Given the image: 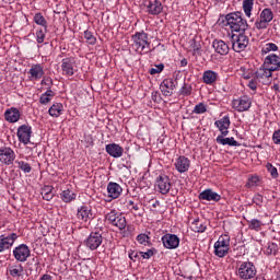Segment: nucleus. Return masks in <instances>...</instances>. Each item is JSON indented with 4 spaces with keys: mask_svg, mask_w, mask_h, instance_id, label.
Here are the masks:
<instances>
[{
    "mask_svg": "<svg viewBox=\"0 0 280 280\" xmlns=\"http://www.w3.org/2000/svg\"><path fill=\"white\" fill-rule=\"evenodd\" d=\"M226 25L232 32L244 33L248 30V22L244 19L242 12H233L225 15Z\"/></svg>",
    "mask_w": 280,
    "mask_h": 280,
    "instance_id": "f257e3e1",
    "label": "nucleus"
},
{
    "mask_svg": "<svg viewBox=\"0 0 280 280\" xmlns=\"http://www.w3.org/2000/svg\"><path fill=\"white\" fill-rule=\"evenodd\" d=\"M133 47L138 54H150V43L147 33H136L132 36Z\"/></svg>",
    "mask_w": 280,
    "mask_h": 280,
    "instance_id": "f03ea898",
    "label": "nucleus"
},
{
    "mask_svg": "<svg viewBox=\"0 0 280 280\" xmlns=\"http://www.w3.org/2000/svg\"><path fill=\"white\" fill-rule=\"evenodd\" d=\"M105 220H107L109 224H113V226H117L119 231H124V229H126V217L117 212V210H112L109 213H107L105 215Z\"/></svg>",
    "mask_w": 280,
    "mask_h": 280,
    "instance_id": "7ed1b4c3",
    "label": "nucleus"
},
{
    "mask_svg": "<svg viewBox=\"0 0 280 280\" xmlns=\"http://www.w3.org/2000/svg\"><path fill=\"white\" fill-rule=\"evenodd\" d=\"M275 19L272 9H264L260 12L259 19L255 22L256 30H267L268 24Z\"/></svg>",
    "mask_w": 280,
    "mask_h": 280,
    "instance_id": "20e7f679",
    "label": "nucleus"
},
{
    "mask_svg": "<svg viewBox=\"0 0 280 280\" xmlns=\"http://www.w3.org/2000/svg\"><path fill=\"white\" fill-rule=\"evenodd\" d=\"M231 40L232 49L233 51H236V54L244 51V49L248 47V36H246L244 33L233 34Z\"/></svg>",
    "mask_w": 280,
    "mask_h": 280,
    "instance_id": "39448f33",
    "label": "nucleus"
},
{
    "mask_svg": "<svg viewBox=\"0 0 280 280\" xmlns=\"http://www.w3.org/2000/svg\"><path fill=\"white\" fill-rule=\"evenodd\" d=\"M250 106H253V101L246 95L232 101V108L237 110V113H245V110L250 109Z\"/></svg>",
    "mask_w": 280,
    "mask_h": 280,
    "instance_id": "423d86ee",
    "label": "nucleus"
},
{
    "mask_svg": "<svg viewBox=\"0 0 280 280\" xmlns=\"http://www.w3.org/2000/svg\"><path fill=\"white\" fill-rule=\"evenodd\" d=\"M255 275H257V269L253 262H243L238 268V277L241 279H253Z\"/></svg>",
    "mask_w": 280,
    "mask_h": 280,
    "instance_id": "0eeeda50",
    "label": "nucleus"
},
{
    "mask_svg": "<svg viewBox=\"0 0 280 280\" xmlns=\"http://www.w3.org/2000/svg\"><path fill=\"white\" fill-rule=\"evenodd\" d=\"M178 86V79H165L160 85V91L165 97H172L174 95V89Z\"/></svg>",
    "mask_w": 280,
    "mask_h": 280,
    "instance_id": "6e6552de",
    "label": "nucleus"
},
{
    "mask_svg": "<svg viewBox=\"0 0 280 280\" xmlns=\"http://www.w3.org/2000/svg\"><path fill=\"white\" fill-rule=\"evenodd\" d=\"M16 159V153L11 148L4 147L0 149V162L4 165H12Z\"/></svg>",
    "mask_w": 280,
    "mask_h": 280,
    "instance_id": "1a4fd4ad",
    "label": "nucleus"
},
{
    "mask_svg": "<svg viewBox=\"0 0 280 280\" xmlns=\"http://www.w3.org/2000/svg\"><path fill=\"white\" fill-rule=\"evenodd\" d=\"M18 139L24 145L30 143V139H32V127L28 125H22L18 128Z\"/></svg>",
    "mask_w": 280,
    "mask_h": 280,
    "instance_id": "9d476101",
    "label": "nucleus"
},
{
    "mask_svg": "<svg viewBox=\"0 0 280 280\" xmlns=\"http://www.w3.org/2000/svg\"><path fill=\"white\" fill-rule=\"evenodd\" d=\"M156 187L160 194H170V189H172V183L170 182V177L167 175H160L156 179Z\"/></svg>",
    "mask_w": 280,
    "mask_h": 280,
    "instance_id": "9b49d317",
    "label": "nucleus"
},
{
    "mask_svg": "<svg viewBox=\"0 0 280 280\" xmlns=\"http://www.w3.org/2000/svg\"><path fill=\"white\" fill-rule=\"evenodd\" d=\"M264 67L270 71H280V57L271 54L265 58Z\"/></svg>",
    "mask_w": 280,
    "mask_h": 280,
    "instance_id": "f8f14e48",
    "label": "nucleus"
},
{
    "mask_svg": "<svg viewBox=\"0 0 280 280\" xmlns=\"http://www.w3.org/2000/svg\"><path fill=\"white\" fill-rule=\"evenodd\" d=\"M222 196L212 189H206L199 194V200H207L208 202H220Z\"/></svg>",
    "mask_w": 280,
    "mask_h": 280,
    "instance_id": "ddd939ff",
    "label": "nucleus"
},
{
    "mask_svg": "<svg viewBox=\"0 0 280 280\" xmlns=\"http://www.w3.org/2000/svg\"><path fill=\"white\" fill-rule=\"evenodd\" d=\"M77 218L82 222H90V220H93V211L88 206H81L78 208Z\"/></svg>",
    "mask_w": 280,
    "mask_h": 280,
    "instance_id": "4468645a",
    "label": "nucleus"
},
{
    "mask_svg": "<svg viewBox=\"0 0 280 280\" xmlns=\"http://www.w3.org/2000/svg\"><path fill=\"white\" fill-rule=\"evenodd\" d=\"M75 69V59L65 58L62 59L61 70L63 75H73Z\"/></svg>",
    "mask_w": 280,
    "mask_h": 280,
    "instance_id": "2eb2a0df",
    "label": "nucleus"
},
{
    "mask_svg": "<svg viewBox=\"0 0 280 280\" xmlns=\"http://www.w3.org/2000/svg\"><path fill=\"white\" fill-rule=\"evenodd\" d=\"M13 255L16 261H27V257H30L31 252L28 246H18L13 250Z\"/></svg>",
    "mask_w": 280,
    "mask_h": 280,
    "instance_id": "dca6fc26",
    "label": "nucleus"
},
{
    "mask_svg": "<svg viewBox=\"0 0 280 280\" xmlns=\"http://www.w3.org/2000/svg\"><path fill=\"white\" fill-rule=\"evenodd\" d=\"M121 191H124V188H121L119 184L114 182L108 183L107 185L108 198L116 200V198H119V196H121Z\"/></svg>",
    "mask_w": 280,
    "mask_h": 280,
    "instance_id": "f3484780",
    "label": "nucleus"
},
{
    "mask_svg": "<svg viewBox=\"0 0 280 280\" xmlns=\"http://www.w3.org/2000/svg\"><path fill=\"white\" fill-rule=\"evenodd\" d=\"M214 125L220 130L221 135L226 137L229 135V128L231 127V118H229V116H224L220 120H217Z\"/></svg>",
    "mask_w": 280,
    "mask_h": 280,
    "instance_id": "a211bd4d",
    "label": "nucleus"
},
{
    "mask_svg": "<svg viewBox=\"0 0 280 280\" xmlns=\"http://www.w3.org/2000/svg\"><path fill=\"white\" fill-rule=\"evenodd\" d=\"M191 162L186 156H179L175 162V167L179 174H185L188 172Z\"/></svg>",
    "mask_w": 280,
    "mask_h": 280,
    "instance_id": "6ab92c4d",
    "label": "nucleus"
},
{
    "mask_svg": "<svg viewBox=\"0 0 280 280\" xmlns=\"http://www.w3.org/2000/svg\"><path fill=\"white\" fill-rule=\"evenodd\" d=\"M254 77H256V80H258V82H261V84H264L266 83V80L272 78V70L267 67L260 68L258 71L255 72Z\"/></svg>",
    "mask_w": 280,
    "mask_h": 280,
    "instance_id": "aec40b11",
    "label": "nucleus"
},
{
    "mask_svg": "<svg viewBox=\"0 0 280 280\" xmlns=\"http://www.w3.org/2000/svg\"><path fill=\"white\" fill-rule=\"evenodd\" d=\"M31 75V80H40L45 75V69L43 68V65L35 63L31 67L28 71Z\"/></svg>",
    "mask_w": 280,
    "mask_h": 280,
    "instance_id": "412c9836",
    "label": "nucleus"
},
{
    "mask_svg": "<svg viewBox=\"0 0 280 280\" xmlns=\"http://www.w3.org/2000/svg\"><path fill=\"white\" fill-rule=\"evenodd\" d=\"M106 152L109 154V156H113L114 159H119L124 154V148H121L117 143H112L106 145Z\"/></svg>",
    "mask_w": 280,
    "mask_h": 280,
    "instance_id": "4be33fe9",
    "label": "nucleus"
},
{
    "mask_svg": "<svg viewBox=\"0 0 280 280\" xmlns=\"http://www.w3.org/2000/svg\"><path fill=\"white\" fill-rule=\"evenodd\" d=\"M147 9L152 16H156L163 12V3L159 0H150Z\"/></svg>",
    "mask_w": 280,
    "mask_h": 280,
    "instance_id": "5701e85b",
    "label": "nucleus"
},
{
    "mask_svg": "<svg viewBox=\"0 0 280 280\" xmlns=\"http://www.w3.org/2000/svg\"><path fill=\"white\" fill-rule=\"evenodd\" d=\"M4 119L10 124H16L21 119V112L18 108L7 109L4 113Z\"/></svg>",
    "mask_w": 280,
    "mask_h": 280,
    "instance_id": "b1692460",
    "label": "nucleus"
},
{
    "mask_svg": "<svg viewBox=\"0 0 280 280\" xmlns=\"http://www.w3.org/2000/svg\"><path fill=\"white\" fill-rule=\"evenodd\" d=\"M212 47L217 54L220 56H226L229 54V44H225L224 40H218L215 39L212 43Z\"/></svg>",
    "mask_w": 280,
    "mask_h": 280,
    "instance_id": "393cba45",
    "label": "nucleus"
},
{
    "mask_svg": "<svg viewBox=\"0 0 280 280\" xmlns=\"http://www.w3.org/2000/svg\"><path fill=\"white\" fill-rule=\"evenodd\" d=\"M163 246H179L180 238L176 234H165L162 236Z\"/></svg>",
    "mask_w": 280,
    "mask_h": 280,
    "instance_id": "a878e982",
    "label": "nucleus"
},
{
    "mask_svg": "<svg viewBox=\"0 0 280 280\" xmlns=\"http://www.w3.org/2000/svg\"><path fill=\"white\" fill-rule=\"evenodd\" d=\"M86 246H102V234L92 232L85 241Z\"/></svg>",
    "mask_w": 280,
    "mask_h": 280,
    "instance_id": "bb28decb",
    "label": "nucleus"
},
{
    "mask_svg": "<svg viewBox=\"0 0 280 280\" xmlns=\"http://www.w3.org/2000/svg\"><path fill=\"white\" fill-rule=\"evenodd\" d=\"M217 143H220V145H231L236 148V145H240V142L235 140V138H224L223 135L217 137Z\"/></svg>",
    "mask_w": 280,
    "mask_h": 280,
    "instance_id": "cd10ccee",
    "label": "nucleus"
},
{
    "mask_svg": "<svg viewBox=\"0 0 280 280\" xmlns=\"http://www.w3.org/2000/svg\"><path fill=\"white\" fill-rule=\"evenodd\" d=\"M202 80L205 84H214V82L218 80V74L215 71L207 70L203 72Z\"/></svg>",
    "mask_w": 280,
    "mask_h": 280,
    "instance_id": "c85d7f7f",
    "label": "nucleus"
},
{
    "mask_svg": "<svg viewBox=\"0 0 280 280\" xmlns=\"http://www.w3.org/2000/svg\"><path fill=\"white\" fill-rule=\"evenodd\" d=\"M138 244H141L142 246H152V238L150 237V232L141 233L137 236Z\"/></svg>",
    "mask_w": 280,
    "mask_h": 280,
    "instance_id": "c756f323",
    "label": "nucleus"
},
{
    "mask_svg": "<svg viewBox=\"0 0 280 280\" xmlns=\"http://www.w3.org/2000/svg\"><path fill=\"white\" fill-rule=\"evenodd\" d=\"M48 113L50 117H60V115L62 114V104L61 103L54 104L48 109Z\"/></svg>",
    "mask_w": 280,
    "mask_h": 280,
    "instance_id": "7c9ffc66",
    "label": "nucleus"
},
{
    "mask_svg": "<svg viewBox=\"0 0 280 280\" xmlns=\"http://www.w3.org/2000/svg\"><path fill=\"white\" fill-rule=\"evenodd\" d=\"M253 5H255V0H244L243 1V10L245 15L250 19L253 12Z\"/></svg>",
    "mask_w": 280,
    "mask_h": 280,
    "instance_id": "2f4dec72",
    "label": "nucleus"
},
{
    "mask_svg": "<svg viewBox=\"0 0 280 280\" xmlns=\"http://www.w3.org/2000/svg\"><path fill=\"white\" fill-rule=\"evenodd\" d=\"M213 253L215 255V257H226L229 250H231V248L229 246H214L213 247Z\"/></svg>",
    "mask_w": 280,
    "mask_h": 280,
    "instance_id": "473e14b6",
    "label": "nucleus"
},
{
    "mask_svg": "<svg viewBox=\"0 0 280 280\" xmlns=\"http://www.w3.org/2000/svg\"><path fill=\"white\" fill-rule=\"evenodd\" d=\"M19 236L14 233H12L11 235L8 236H1V246H13L14 241L18 238Z\"/></svg>",
    "mask_w": 280,
    "mask_h": 280,
    "instance_id": "72a5a7b5",
    "label": "nucleus"
},
{
    "mask_svg": "<svg viewBox=\"0 0 280 280\" xmlns=\"http://www.w3.org/2000/svg\"><path fill=\"white\" fill-rule=\"evenodd\" d=\"M61 200H63V202H71L72 200H75V194L73 190H63L61 192Z\"/></svg>",
    "mask_w": 280,
    "mask_h": 280,
    "instance_id": "f704fd0d",
    "label": "nucleus"
},
{
    "mask_svg": "<svg viewBox=\"0 0 280 280\" xmlns=\"http://www.w3.org/2000/svg\"><path fill=\"white\" fill-rule=\"evenodd\" d=\"M261 226H264V223L260 220L252 219L248 221V229L250 231H261Z\"/></svg>",
    "mask_w": 280,
    "mask_h": 280,
    "instance_id": "c9c22d12",
    "label": "nucleus"
},
{
    "mask_svg": "<svg viewBox=\"0 0 280 280\" xmlns=\"http://www.w3.org/2000/svg\"><path fill=\"white\" fill-rule=\"evenodd\" d=\"M9 272H10L11 277H21V275H23V266H21V265L10 266Z\"/></svg>",
    "mask_w": 280,
    "mask_h": 280,
    "instance_id": "e433bc0d",
    "label": "nucleus"
},
{
    "mask_svg": "<svg viewBox=\"0 0 280 280\" xmlns=\"http://www.w3.org/2000/svg\"><path fill=\"white\" fill-rule=\"evenodd\" d=\"M52 187L51 186H45L43 189H42V196L44 198V200H51L54 198V191H52Z\"/></svg>",
    "mask_w": 280,
    "mask_h": 280,
    "instance_id": "4c0bfd02",
    "label": "nucleus"
},
{
    "mask_svg": "<svg viewBox=\"0 0 280 280\" xmlns=\"http://www.w3.org/2000/svg\"><path fill=\"white\" fill-rule=\"evenodd\" d=\"M231 244V236L223 234L215 242L214 246H229Z\"/></svg>",
    "mask_w": 280,
    "mask_h": 280,
    "instance_id": "58836bf2",
    "label": "nucleus"
},
{
    "mask_svg": "<svg viewBox=\"0 0 280 280\" xmlns=\"http://www.w3.org/2000/svg\"><path fill=\"white\" fill-rule=\"evenodd\" d=\"M34 23H36V25H40L44 28H47V20H45L43 13H36L34 15Z\"/></svg>",
    "mask_w": 280,
    "mask_h": 280,
    "instance_id": "ea45409f",
    "label": "nucleus"
},
{
    "mask_svg": "<svg viewBox=\"0 0 280 280\" xmlns=\"http://www.w3.org/2000/svg\"><path fill=\"white\" fill-rule=\"evenodd\" d=\"M277 49H279V47L277 46V44L275 43H268L266 44L262 49H261V54H270V51H277Z\"/></svg>",
    "mask_w": 280,
    "mask_h": 280,
    "instance_id": "a19ab883",
    "label": "nucleus"
},
{
    "mask_svg": "<svg viewBox=\"0 0 280 280\" xmlns=\"http://www.w3.org/2000/svg\"><path fill=\"white\" fill-rule=\"evenodd\" d=\"M15 163L22 170V172H24V174H30V172H32V166L27 162L15 161Z\"/></svg>",
    "mask_w": 280,
    "mask_h": 280,
    "instance_id": "79ce46f5",
    "label": "nucleus"
},
{
    "mask_svg": "<svg viewBox=\"0 0 280 280\" xmlns=\"http://www.w3.org/2000/svg\"><path fill=\"white\" fill-rule=\"evenodd\" d=\"M84 38L89 45H95L97 43V38H95V35L91 31L84 32Z\"/></svg>",
    "mask_w": 280,
    "mask_h": 280,
    "instance_id": "37998d69",
    "label": "nucleus"
},
{
    "mask_svg": "<svg viewBox=\"0 0 280 280\" xmlns=\"http://www.w3.org/2000/svg\"><path fill=\"white\" fill-rule=\"evenodd\" d=\"M45 34H47V28H39L36 32V39L39 45L45 43Z\"/></svg>",
    "mask_w": 280,
    "mask_h": 280,
    "instance_id": "c03bdc74",
    "label": "nucleus"
},
{
    "mask_svg": "<svg viewBox=\"0 0 280 280\" xmlns=\"http://www.w3.org/2000/svg\"><path fill=\"white\" fill-rule=\"evenodd\" d=\"M266 167L271 177L279 178V172L277 171V167H275L271 163H267Z\"/></svg>",
    "mask_w": 280,
    "mask_h": 280,
    "instance_id": "a18cd8bd",
    "label": "nucleus"
},
{
    "mask_svg": "<svg viewBox=\"0 0 280 280\" xmlns=\"http://www.w3.org/2000/svg\"><path fill=\"white\" fill-rule=\"evenodd\" d=\"M154 255H156L155 248L148 249L147 252H140L142 259H150L151 257H154Z\"/></svg>",
    "mask_w": 280,
    "mask_h": 280,
    "instance_id": "49530a36",
    "label": "nucleus"
},
{
    "mask_svg": "<svg viewBox=\"0 0 280 280\" xmlns=\"http://www.w3.org/2000/svg\"><path fill=\"white\" fill-rule=\"evenodd\" d=\"M206 110H207V105H205V103H199L194 108V113L196 115H202Z\"/></svg>",
    "mask_w": 280,
    "mask_h": 280,
    "instance_id": "de8ad7c7",
    "label": "nucleus"
},
{
    "mask_svg": "<svg viewBox=\"0 0 280 280\" xmlns=\"http://www.w3.org/2000/svg\"><path fill=\"white\" fill-rule=\"evenodd\" d=\"M257 185H259V176L254 175L248 178L246 187H257Z\"/></svg>",
    "mask_w": 280,
    "mask_h": 280,
    "instance_id": "09e8293b",
    "label": "nucleus"
},
{
    "mask_svg": "<svg viewBox=\"0 0 280 280\" xmlns=\"http://www.w3.org/2000/svg\"><path fill=\"white\" fill-rule=\"evenodd\" d=\"M179 93H180V95L188 97V95H191V85L184 83Z\"/></svg>",
    "mask_w": 280,
    "mask_h": 280,
    "instance_id": "8fccbe9b",
    "label": "nucleus"
},
{
    "mask_svg": "<svg viewBox=\"0 0 280 280\" xmlns=\"http://www.w3.org/2000/svg\"><path fill=\"white\" fill-rule=\"evenodd\" d=\"M261 250H262V253L265 254V255H277V252L279 250V249H277V247H271V246H265V247H262L261 248Z\"/></svg>",
    "mask_w": 280,
    "mask_h": 280,
    "instance_id": "3c124183",
    "label": "nucleus"
},
{
    "mask_svg": "<svg viewBox=\"0 0 280 280\" xmlns=\"http://www.w3.org/2000/svg\"><path fill=\"white\" fill-rule=\"evenodd\" d=\"M165 69V66L163 63H160L159 66H155V68H151L150 73L151 75H156V73H161Z\"/></svg>",
    "mask_w": 280,
    "mask_h": 280,
    "instance_id": "603ef678",
    "label": "nucleus"
},
{
    "mask_svg": "<svg viewBox=\"0 0 280 280\" xmlns=\"http://www.w3.org/2000/svg\"><path fill=\"white\" fill-rule=\"evenodd\" d=\"M259 82V80L257 79L256 75H254V78L249 81L248 86L252 91H257V83Z\"/></svg>",
    "mask_w": 280,
    "mask_h": 280,
    "instance_id": "864d4df0",
    "label": "nucleus"
},
{
    "mask_svg": "<svg viewBox=\"0 0 280 280\" xmlns=\"http://www.w3.org/2000/svg\"><path fill=\"white\" fill-rule=\"evenodd\" d=\"M253 202L255 205H257L258 207H261V205L264 202V196H261L259 194L255 195L254 198H253Z\"/></svg>",
    "mask_w": 280,
    "mask_h": 280,
    "instance_id": "5fc2aeb1",
    "label": "nucleus"
},
{
    "mask_svg": "<svg viewBox=\"0 0 280 280\" xmlns=\"http://www.w3.org/2000/svg\"><path fill=\"white\" fill-rule=\"evenodd\" d=\"M272 141L276 145H280V129L273 132Z\"/></svg>",
    "mask_w": 280,
    "mask_h": 280,
    "instance_id": "6e6d98bb",
    "label": "nucleus"
},
{
    "mask_svg": "<svg viewBox=\"0 0 280 280\" xmlns=\"http://www.w3.org/2000/svg\"><path fill=\"white\" fill-rule=\"evenodd\" d=\"M206 230H207V226L202 225V223H200L199 221H196L195 231H197V233H205Z\"/></svg>",
    "mask_w": 280,
    "mask_h": 280,
    "instance_id": "4d7b16f0",
    "label": "nucleus"
},
{
    "mask_svg": "<svg viewBox=\"0 0 280 280\" xmlns=\"http://www.w3.org/2000/svg\"><path fill=\"white\" fill-rule=\"evenodd\" d=\"M141 253V252H140ZM139 252H135V250H131L129 253V258L132 260V261H137V259H139V255H141Z\"/></svg>",
    "mask_w": 280,
    "mask_h": 280,
    "instance_id": "13d9d810",
    "label": "nucleus"
},
{
    "mask_svg": "<svg viewBox=\"0 0 280 280\" xmlns=\"http://www.w3.org/2000/svg\"><path fill=\"white\" fill-rule=\"evenodd\" d=\"M39 102L42 104H49V102H51V98L49 96H47L46 94H42Z\"/></svg>",
    "mask_w": 280,
    "mask_h": 280,
    "instance_id": "bf43d9fd",
    "label": "nucleus"
},
{
    "mask_svg": "<svg viewBox=\"0 0 280 280\" xmlns=\"http://www.w3.org/2000/svg\"><path fill=\"white\" fill-rule=\"evenodd\" d=\"M44 95L48 96V97H54V91L51 90H47Z\"/></svg>",
    "mask_w": 280,
    "mask_h": 280,
    "instance_id": "052dcab7",
    "label": "nucleus"
},
{
    "mask_svg": "<svg viewBox=\"0 0 280 280\" xmlns=\"http://www.w3.org/2000/svg\"><path fill=\"white\" fill-rule=\"evenodd\" d=\"M40 280H51V276L46 273V275L40 277Z\"/></svg>",
    "mask_w": 280,
    "mask_h": 280,
    "instance_id": "680f3d73",
    "label": "nucleus"
},
{
    "mask_svg": "<svg viewBox=\"0 0 280 280\" xmlns=\"http://www.w3.org/2000/svg\"><path fill=\"white\" fill-rule=\"evenodd\" d=\"M180 67H187V59H182L180 60Z\"/></svg>",
    "mask_w": 280,
    "mask_h": 280,
    "instance_id": "e2e57ef3",
    "label": "nucleus"
},
{
    "mask_svg": "<svg viewBox=\"0 0 280 280\" xmlns=\"http://www.w3.org/2000/svg\"><path fill=\"white\" fill-rule=\"evenodd\" d=\"M243 78H244V80H250V74L244 73V74H243Z\"/></svg>",
    "mask_w": 280,
    "mask_h": 280,
    "instance_id": "0e129e2a",
    "label": "nucleus"
},
{
    "mask_svg": "<svg viewBox=\"0 0 280 280\" xmlns=\"http://www.w3.org/2000/svg\"><path fill=\"white\" fill-rule=\"evenodd\" d=\"M132 209H133V211H139V205H133Z\"/></svg>",
    "mask_w": 280,
    "mask_h": 280,
    "instance_id": "69168bd1",
    "label": "nucleus"
},
{
    "mask_svg": "<svg viewBox=\"0 0 280 280\" xmlns=\"http://www.w3.org/2000/svg\"><path fill=\"white\" fill-rule=\"evenodd\" d=\"M280 86L279 84H273V91H279Z\"/></svg>",
    "mask_w": 280,
    "mask_h": 280,
    "instance_id": "338daca9",
    "label": "nucleus"
},
{
    "mask_svg": "<svg viewBox=\"0 0 280 280\" xmlns=\"http://www.w3.org/2000/svg\"><path fill=\"white\" fill-rule=\"evenodd\" d=\"M90 250H97V246H90Z\"/></svg>",
    "mask_w": 280,
    "mask_h": 280,
    "instance_id": "774afa93",
    "label": "nucleus"
}]
</instances>
